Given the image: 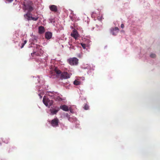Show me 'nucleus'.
<instances>
[{"instance_id": "25", "label": "nucleus", "mask_w": 160, "mask_h": 160, "mask_svg": "<svg viewBox=\"0 0 160 160\" xmlns=\"http://www.w3.org/2000/svg\"><path fill=\"white\" fill-rule=\"evenodd\" d=\"M94 12H92V16L94 15Z\"/></svg>"}, {"instance_id": "27", "label": "nucleus", "mask_w": 160, "mask_h": 160, "mask_svg": "<svg viewBox=\"0 0 160 160\" xmlns=\"http://www.w3.org/2000/svg\"><path fill=\"white\" fill-rule=\"evenodd\" d=\"M8 142H6V143H8Z\"/></svg>"}, {"instance_id": "7", "label": "nucleus", "mask_w": 160, "mask_h": 160, "mask_svg": "<svg viewBox=\"0 0 160 160\" xmlns=\"http://www.w3.org/2000/svg\"><path fill=\"white\" fill-rule=\"evenodd\" d=\"M52 36V33L50 32H46L45 35V38L47 39H49L51 38Z\"/></svg>"}, {"instance_id": "20", "label": "nucleus", "mask_w": 160, "mask_h": 160, "mask_svg": "<svg viewBox=\"0 0 160 160\" xmlns=\"http://www.w3.org/2000/svg\"><path fill=\"white\" fill-rule=\"evenodd\" d=\"M30 15V13L29 12H28L25 15L28 17V18H30L31 17H30L29 16Z\"/></svg>"}, {"instance_id": "10", "label": "nucleus", "mask_w": 160, "mask_h": 160, "mask_svg": "<svg viewBox=\"0 0 160 160\" xmlns=\"http://www.w3.org/2000/svg\"><path fill=\"white\" fill-rule=\"evenodd\" d=\"M119 29L118 28L115 27L114 29H113L112 31V34L114 35H116L118 32Z\"/></svg>"}, {"instance_id": "21", "label": "nucleus", "mask_w": 160, "mask_h": 160, "mask_svg": "<svg viewBox=\"0 0 160 160\" xmlns=\"http://www.w3.org/2000/svg\"><path fill=\"white\" fill-rule=\"evenodd\" d=\"M150 57L152 58H154L156 57V55L154 54H152L150 55Z\"/></svg>"}, {"instance_id": "18", "label": "nucleus", "mask_w": 160, "mask_h": 160, "mask_svg": "<svg viewBox=\"0 0 160 160\" xmlns=\"http://www.w3.org/2000/svg\"><path fill=\"white\" fill-rule=\"evenodd\" d=\"M54 94L52 92L49 93L48 95L51 97H52V98H53V97L55 96L53 95Z\"/></svg>"}, {"instance_id": "5", "label": "nucleus", "mask_w": 160, "mask_h": 160, "mask_svg": "<svg viewBox=\"0 0 160 160\" xmlns=\"http://www.w3.org/2000/svg\"><path fill=\"white\" fill-rule=\"evenodd\" d=\"M60 108L58 107H55L52 109L50 110L51 114L53 115L56 114L58 112Z\"/></svg>"}, {"instance_id": "14", "label": "nucleus", "mask_w": 160, "mask_h": 160, "mask_svg": "<svg viewBox=\"0 0 160 160\" xmlns=\"http://www.w3.org/2000/svg\"><path fill=\"white\" fill-rule=\"evenodd\" d=\"M73 84L75 85H79L81 84V82L79 80H75L74 81Z\"/></svg>"}, {"instance_id": "16", "label": "nucleus", "mask_w": 160, "mask_h": 160, "mask_svg": "<svg viewBox=\"0 0 160 160\" xmlns=\"http://www.w3.org/2000/svg\"><path fill=\"white\" fill-rule=\"evenodd\" d=\"M83 108L86 110H87L89 109V106L87 104H86L83 107Z\"/></svg>"}, {"instance_id": "1", "label": "nucleus", "mask_w": 160, "mask_h": 160, "mask_svg": "<svg viewBox=\"0 0 160 160\" xmlns=\"http://www.w3.org/2000/svg\"><path fill=\"white\" fill-rule=\"evenodd\" d=\"M55 71L58 76H60V78L61 79H66L69 78H70L71 75L70 74L67 72H64L62 73L59 70L57 69H55Z\"/></svg>"}, {"instance_id": "19", "label": "nucleus", "mask_w": 160, "mask_h": 160, "mask_svg": "<svg viewBox=\"0 0 160 160\" xmlns=\"http://www.w3.org/2000/svg\"><path fill=\"white\" fill-rule=\"evenodd\" d=\"M82 46V48H84V49H85V48H86V44H84V43H81V44Z\"/></svg>"}, {"instance_id": "12", "label": "nucleus", "mask_w": 160, "mask_h": 160, "mask_svg": "<svg viewBox=\"0 0 160 160\" xmlns=\"http://www.w3.org/2000/svg\"><path fill=\"white\" fill-rule=\"evenodd\" d=\"M53 99H54L56 101H61L65 100L64 99L61 98L59 96H55L53 97Z\"/></svg>"}, {"instance_id": "4", "label": "nucleus", "mask_w": 160, "mask_h": 160, "mask_svg": "<svg viewBox=\"0 0 160 160\" xmlns=\"http://www.w3.org/2000/svg\"><path fill=\"white\" fill-rule=\"evenodd\" d=\"M59 122V120L57 118H56L51 121L50 123L52 127H56L58 126Z\"/></svg>"}, {"instance_id": "6", "label": "nucleus", "mask_w": 160, "mask_h": 160, "mask_svg": "<svg viewBox=\"0 0 160 160\" xmlns=\"http://www.w3.org/2000/svg\"><path fill=\"white\" fill-rule=\"evenodd\" d=\"M71 36L75 39H77L79 36V34L78 31L75 29H74L71 33Z\"/></svg>"}, {"instance_id": "11", "label": "nucleus", "mask_w": 160, "mask_h": 160, "mask_svg": "<svg viewBox=\"0 0 160 160\" xmlns=\"http://www.w3.org/2000/svg\"><path fill=\"white\" fill-rule=\"evenodd\" d=\"M45 32V29L43 27L40 26L38 28V32L40 34L43 33Z\"/></svg>"}, {"instance_id": "15", "label": "nucleus", "mask_w": 160, "mask_h": 160, "mask_svg": "<svg viewBox=\"0 0 160 160\" xmlns=\"http://www.w3.org/2000/svg\"><path fill=\"white\" fill-rule=\"evenodd\" d=\"M30 18H31L32 20L33 21H36L38 18V16H36V17H31Z\"/></svg>"}, {"instance_id": "13", "label": "nucleus", "mask_w": 160, "mask_h": 160, "mask_svg": "<svg viewBox=\"0 0 160 160\" xmlns=\"http://www.w3.org/2000/svg\"><path fill=\"white\" fill-rule=\"evenodd\" d=\"M60 108L65 111H68L69 110L68 107L66 105L61 106Z\"/></svg>"}, {"instance_id": "22", "label": "nucleus", "mask_w": 160, "mask_h": 160, "mask_svg": "<svg viewBox=\"0 0 160 160\" xmlns=\"http://www.w3.org/2000/svg\"><path fill=\"white\" fill-rule=\"evenodd\" d=\"M35 54L36 55H38V53L37 52H34L32 53H31V55L33 57L34 56L33 55L34 54Z\"/></svg>"}, {"instance_id": "17", "label": "nucleus", "mask_w": 160, "mask_h": 160, "mask_svg": "<svg viewBox=\"0 0 160 160\" xmlns=\"http://www.w3.org/2000/svg\"><path fill=\"white\" fill-rule=\"evenodd\" d=\"M27 42V41L26 40H25L23 43L22 44V45L21 47V48H22L23 47L24 45L26 44V43Z\"/></svg>"}, {"instance_id": "23", "label": "nucleus", "mask_w": 160, "mask_h": 160, "mask_svg": "<svg viewBox=\"0 0 160 160\" xmlns=\"http://www.w3.org/2000/svg\"><path fill=\"white\" fill-rule=\"evenodd\" d=\"M124 27V25L123 24H122L121 25V27L122 28H123Z\"/></svg>"}, {"instance_id": "9", "label": "nucleus", "mask_w": 160, "mask_h": 160, "mask_svg": "<svg viewBox=\"0 0 160 160\" xmlns=\"http://www.w3.org/2000/svg\"><path fill=\"white\" fill-rule=\"evenodd\" d=\"M24 6L26 9L28 10V12H31L33 9V8L30 5L25 4Z\"/></svg>"}, {"instance_id": "2", "label": "nucleus", "mask_w": 160, "mask_h": 160, "mask_svg": "<svg viewBox=\"0 0 160 160\" xmlns=\"http://www.w3.org/2000/svg\"><path fill=\"white\" fill-rule=\"evenodd\" d=\"M43 102L46 106L48 108L52 106L53 103L52 100L49 99L48 98L45 96H44L43 98Z\"/></svg>"}, {"instance_id": "24", "label": "nucleus", "mask_w": 160, "mask_h": 160, "mask_svg": "<svg viewBox=\"0 0 160 160\" xmlns=\"http://www.w3.org/2000/svg\"><path fill=\"white\" fill-rule=\"evenodd\" d=\"M6 1H7V2H12L13 1V0H6Z\"/></svg>"}, {"instance_id": "26", "label": "nucleus", "mask_w": 160, "mask_h": 160, "mask_svg": "<svg viewBox=\"0 0 160 160\" xmlns=\"http://www.w3.org/2000/svg\"><path fill=\"white\" fill-rule=\"evenodd\" d=\"M114 32L115 33H116V31H114Z\"/></svg>"}, {"instance_id": "3", "label": "nucleus", "mask_w": 160, "mask_h": 160, "mask_svg": "<svg viewBox=\"0 0 160 160\" xmlns=\"http://www.w3.org/2000/svg\"><path fill=\"white\" fill-rule=\"evenodd\" d=\"M68 63L71 65H77L78 62V59L76 58H70L67 60Z\"/></svg>"}, {"instance_id": "8", "label": "nucleus", "mask_w": 160, "mask_h": 160, "mask_svg": "<svg viewBox=\"0 0 160 160\" xmlns=\"http://www.w3.org/2000/svg\"><path fill=\"white\" fill-rule=\"evenodd\" d=\"M50 10L53 12H56L58 11V8L55 5H51L49 6Z\"/></svg>"}]
</instances>
